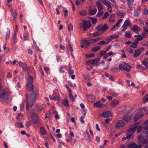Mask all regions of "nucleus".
Listing matches in <instances>:
<instances>
[{
	"mask_svg": "<svg viewBox=\"0 0 148 148\" xmlns=\"http://www.w3.org/2000/svg\"><path fill=\"white\" fill-rule=\"evenodd\" d=\"M17 126L19 128H22L24 126L21 123H18L17 124Z\"/></svg>",
	"mask_w": 148,
	"mask_h": 148,
	"instance_id": "64",
	"label": "nucleus"
},
{
	"mask_svg": "<svg viewBox=\"0 0 148 148\" xmlns=\"http://www.w3.org/2000/svg\"><path fill=\"white\" fill-rule=\"evenodd\" d=\"M63 103L64 106L66 107L68 106H69V101L68 100L66 99L63 101Z\"/></svg>",
	"mask_w": 148,
	"mask_h": 148,
	"instance_id": "39",
	"label": "nucleus"
},
{
	"mask_svg": "<svg viewBox=\"0 0 148 148\" xmlns=\"http://www.w3.org/2000/svg\"><path fill=\"white\" fill-rule=\"evenodd\" d=\"M137 127L138 129L137 130V132L138 133H139L140 132L142 131V127L141 126H137Z\"/></svg>",
	"mask_w": 148,
	"mask_h": 148,
	"instance_id": "56",
	"label": "nucleus"
},
{
	"mask_svg": "<svg viewBox=\"0 0 148 148\" xmlns=\"http://www.w3.org/2000/svg\"><path fill=\"white\" fill-rule=\"evenodd\" d=\"M16 33L17 32H16L15 31H14V34L12 36V39H13V41L14 43L16 42H15V39H16Z\"/></svg>",
	"mask_w": 148,
	"mask_h": 148,
	"instance_id": "54",
	"label": "nucleus"
},
{
	"mask_svg": "<svg viewBox=\"0 0 148 148\" xmlns=\"http://www.w3.org/2000/svg\"><path fill=\"white\" fill-rule=\"evenodd\" d=\"M109 15L108 13L106 12L105 13L104 16H103L102 18L103 19H105L107 18V17Z\"/></svg>",
	"mask_w": 148,
	"mask_h": 148,
	"instance_id": "57",
	"label": "nucleus"
},
{
	"mask_svg": "<svg viewBox=\"0 0 148 148\" xmlns=\"http://www.w3.org/2000/svg\"><path fill=\"white\" fill-rule=\"evenodd\" d=\"M134 2V0H127V3L128 5L130 6L132 5Z\"/></svg>",
	"mask_w": 148,
	"mask_h": 148,
	"instance_id": "38",
	"label": "nucleus"
},
{
	"mask_svg": "<svg viewBox=\"0 0 148 148\" xmlns=\"http://www.w3.org/2000/svg\"><path fill=\"white\" fill-rule=\"evenodd\" d=\"M143 36L139 35V36L135 40L136 42H139V41H140L142 40L143 39Z\"/></svg>",
	"mask_w": 148,
	"mask_h": 148,
	"instance_id": "44",
	"label": "nucleus"
},
{
	"mask_svg": "<svg viewBox=\"0 0 148 148\" xmlns=\"http://www.w3.org/2000/svg\"><path fill=\"white\" fill-rule=\"evenodd\" d=\"M99 60V59H97L96 60H91L88 61L86 63L87 69L88 70H90L92 69L93 65L98 64Z\"/></svg>",
	"mask_w": 148,
	"mask_h": 148,
	"instance_id": "3",
	"label": "nucleus"
},
{
	"mask_svg": "<svg viewBox=\"0 0 148 148\" xmlns=\"http://www.w3.org/2000/svg\"><path fill=\"white\" fill-rule=\"evenodd\" d=\"M148 101V94L146 95L143 99V101L144 103H146Z\"/></svg>",
	"mask_w": 148,
	"mask_h": 148,
	"instance_id": "51",
	"label": "nucleus"
},
{
	"mask_svg": "<svg viewBox=\"0 0 148 148\" xmlns=\"http://www.w3.org/2000/svg\"><path fill=\"white\" fill-rule=\"evenodd\" d=\"M90 19L91 20L93 24H95L97 23V20L96 18L93 17H90Z\"/></svg>",
	"mask_w": 148,
	"mask_h": 148,
	"instance_id": "42",
	"label": "nucleus"
},
{
	"mask_svg": "<svg viewBox=\"0 0 148 148\" xmlns=\"http://www.w3.org/2000/svg\"><path fill=\"white\" fill-rule=\"evenodd\" d=\"M94 55L92 54H87L86 55V57L87 58H92L94 57Z\"/></svg>",
	"mask_w": 148,
	"mask_h": 148,
	"instance_id": "61",
	"label": "nucleus"
},
{
	"mask_svg": "<svg viewBox=\"0 0 148 148\" xmlns=\"http://www.w3.org/2000/svg\"><path fill=\"white\" fill-rule=\"evenodd\" d=\"M103 39V38L102 37H99L93 39L94 42H96L99 41L100 40H102Z\"/></svg>",
	"mask_w": 148,
	"mask_h": 148,
	"instance_id": "45",
	"label": "nucleus"
},
{
	"mask_svg": "<svg viewBox=\"0 0 148 148\" xmlns=\"http://www.w3.org/2000/svg\"><path fill=\"white\" fill-rule=\"evenodd\" d=\"M108 43V42H106L105 41L103 40L99 42L98 43V45H99V46H102L106 45Z\"/></svg>",
	"mask_w": 148,
	"mask_h": 148,
	"instance_id": "27",
	"label": "nucleus"
},
{
	"mask_svg": "<svg viewBox=\"0 0 148 148\" xmlns=\"http://www.w3.org/2000/svg\"><path fill=\"white\" fill-rule=\"evenodd\" d=\"M32 93L31 94L29 97V106L30 107H32L37 97V94L34 92L32 91Z\"/></svg>",
	"mask_w": 148,
	"mask_h": 148,
	"instance_id": "4",
	"label": "nucleus"
},
{
	"mask_svg": "<svg viewBox=\"0 0 148 148\" xmlns=\"http://www.w3.org/2000/svg\"><path fill=\"white\" fill-rule=\"evenodd\" d=\"M103 12L102 10H99V12L97 14L96 16L97 17L101 16L103 14Z\"/></svg>",
	"mask_w": 148,
	"mask_h": 148,
	"instance_id": "37",
	"label": "nucleus"
},
{
	"mask_svg": "<svg viewBox=\"0 0 148 148\" xmlns=\"http://www.w3.org/2000/svg\"><path fill=\"white\" fill-rule=\"evenodd\" d=\"M131 30L133 31L134 32L138 34L139 33L140 29L136 25H134L131 28Z\"/></svg>",
	"mask_w": 148,
	"mask_h": 148,
	"instance_id": "11",
	"label": "nucleus"
},
{
	"mask_svg": "<svg viewBox=\"0 0 148 148\" xmlns=\"http://www.w3.org/2000/svg\"><path fill=\"white\" fill-rule=\"evenodd\" d=\"M138 139L141 143L146 144L148 143V136H143L140 135L138 137Z\"/></svg>",
	"mask_w": 148,
	"mask_h": 148,
	"instance_id": "6",
	"label": "nucleus"
},
{
	"mask_svg": "<svg viewBox=\"0 0 148 148\" xmlns=\"http://www.w3.org/2000/svg\"><path fill=\"white\" fill-rule=\"evenodd\" d=\"M129 146L130 148H141L142 145H138L135 143H132L129 145Z\"/></svg>",
	"mask_w": 148,
	"mask_h": 148,
	"instance_id": "13",
	"label": "nucleus"
},
{
	"mask_svg": "<svg viewBox=\"0 0 148 148\" xmlns=\"http://www.w3.org/2000/svg\"><path fill=\"white\" fill-rule=\"evenodd\" d=\"M20 67H22L23 70H25L27 69V64L25 63H23L21 61H17Z\"/></svg>",
	"mask_w": 148,
	"mask_h": 148,
	"instance_id": "15",
	"label": "nucleus"
},
{
	"mask_svg": "<svg viewBox=\"0 0 148 148\" xmlns=\"http://www.w3.org/2000/svg\"><path fill=\"white\" fill-rule=\"evenodd\" d=\"M67 49H69L71 52H73V50L72 47L70 43L68 44V45L67 47Z\"/></svg>",
	"mask_w": 148,
	"mask_h": 148,
	"instance_id": "52",
	"label": "nucleus"
},
{
	"mask_svg": "<svg viewBox=\"0 0 148 148\" xmlns=\"http://www.w3.org/2000/svg\"><path fill=\"white\" fill-rule=\"evenodd\" d=\"M79 14L81 15L84 16L86 15L87 12L84 10H81L79 11Z\"/></svg>",
	"mask_w": 148,
	"mask_h": 148,
	"instance_id": "33",
	"label": "nucleus"
},
{
	"mask_svg": "<svg viewBox=\"0 0 148 148\" xmlns=\"http://www.w3.org/2000/svg\"><path fill=\"white\" fill-rule=\"evenodd\" d=\"M46 105L45 104H42L40 106L38 109V110L39 111H41L43 110V109L45 108H46Z\"/></svg>",
	"mask_w": 148,
	"mask_h": 148,
	"instance_id": "35",
	"label": "nucleus"
},
{
	"mask_svg": "<svg viewBox=\"0 0 148 148\" xmlns=\"http://www.w3.org/2000/svg\"><path fill=\"white\" fill-rule=\"evenodd\" d=\"M125 125L124 123L121 120L118 121L115 124V127L117 128H121Z\"/></svg>",
	"mask_w": 148,
	"mask_h": 148,
	"instance_id": "8",
	"label": "nucleus"
},
{
	"mask_svg": "<svg viewBox=\"0 0 148 148\" xmlns=\"http://www.w3.org/2000/svg\"><path fill=\"white\" fill-rule=\"evenodd\" d=\"M10 94V92H8L6 95L5 94V93L4 92H3L1 95L0 97L1 99L7 100L8 99V96Z\"/></svg>",
	"mask_w": 148,
	"mask_h": 148,
	"instance_id": "9",
	"label": "nucleus"
},
{
	"mask_svg": "<svg viewBox=\"0 0 148 148\" xmlns=\"http://www.w3.org/2000/svg\"><path fill=\"white\" fill-rule=\"evenodd\" d=\"M141 53V50L139 49H136L135 50L134 53V57L136 58L139 56Z\"/></svg>",
	"mask_w": 148,
	"mask_h": 148,
	"instance_id": "22",
	"label": "nucleus"
},
{
	"mask_svg": "<svg viewBox=\"0 0 148 148\" xmlns=\"http://www.w3.org/2000/svg\"><path fill=\"white\" fill-rule=\"evenodd\" d=\"M83 77L84 79L86 81H89L90 79L88 75L86 74H84L83 75Z\"/></svg>",
	"mask_w": 148,
	"mask_h": 148,
	"instance_id": "49",
	"label": "nucleus"
},
{
	"mask_svg": "<svg viewBox=\"0 0 148 148\" xmlns=\"http://www.w3.org/2000/svg\"><path fill=\"white\" fill-rule=\"evenodd\" d=\"M31 122L30 121H26L25 123L26 126L27 127H29L31 125Z\"/></svg>",
	"mask_w": 148,
	"mask_h": 148,
	"instance_id": "62",
	"label": "nucleus"
},
{
	"mask_svg": "<svg viewBox=\"0 0 148 148\" xmlns=\"http://www.w3.org/2000/svg\"><path fill=\"white\" fill-rule=\"evenodd\" d=\"M68 73H69V75H70L69 77H70V76L73 75V73H74V71L73 70L70 69L68 71Z\"/></svg>",
	"mask_w": 148,
	"mask_h": 148,
	"instance_id": "60",
	"label": "nucleus"
},
{
	"mask_svg": "<svg viewBox=\"0 0 148 148\" xmlns=\"http://www.w3.org/2000/svg\"><path fill=\"white\" fill-rule=\"evenodd\" d=\"M102 3L105 5H107V8H112L113 6V5L110 1L106 0H104L102 1Z\"/></svg>",
	"mask_w": 148,
	"mask_h": 148,
	"instance_id": "16",
	"label": "nucleus"
},
{
	"mask_svg": "<svg viewBox=\"0 0 148 148\" xmlns=\"http://www.w3.org/2000/svg\"><path fill=\"white\" fill-rule=\"evenodd\" d=\"M94 106L95 107L102 108L104 106V105L101 103L100 101H98L94 103Z\"/></svg>",
	"mask_w": 148,
	"mask_h": 148,
	"instance_id": "19",
	"label": "nucleus"
},
{
	"mask_svg": "<svg viewBox=\"0 0 148 148\" xmlns=\"http://www.w3.org/2000/svg\"><path fill=\"white\" fill-rule=\"evenodd\" d=\"M97 10L95 8H90L89 10V13L91 15H95L96 12Z\"/></svg>",
	"mask_w": 148,
	"mask_h": 148,
	"instance_id": "18",
	"label": "nucleus"
},
{
	"mask_svg": "<svg viewBox=\"0 0 148 148\" xmlns=\"http://www.w3.org/2000/svg\"><path fill=\"white\" fill-rule=\"evenodd\" d=\"M25 97H26V98L27 100V102L26 103V109H27V110H29V102L28 101L29 95L27 93H26V94Z\"/></svg>",
	"mask_w": 148,
	"mask_h": 148,
	"instance_id": "30",
	"label": "nucleus"
},
{
	"mask_svg": "<svg viewBox=\"0 0 148 148\" xmlns=\"http://www.w3.org/2000/svg\"><path fill=\"white\" fill-rule=\"evenodd\" d=\"M114 55L115 53H114L112 52H110L106 53L104 56V57L105 58V57H109L111 55Z\"/></svg>",
	"mask_w": 148,
	"mask_h": 148,
	"instance_id": "43",
	"label": "nucleus"
},
{
	"mask_svg": "<svg viewBox=\"0 0 148 148\" xmlns=\"http://www.w3.org/2000/svg\"><path fill=\"white\" fill-rule=\"evenodd\" d=\"M125 37L127 38H130L131 37V32L130 31L126 32L125 34Z\"/></svg>",
	"mask_w": 148,
	"mask_h": 148,
	"instance_id": "32",
	"label": "nucleus"
},
{
	"mask_svg": "<svg viewBox=\"0 0 148 148\" xmlns=\"http://www.w3.org/2000/svg\"><path fill=\"white\" fill-rule=\"evenodd\" d=\"M69 97L71 101L74 102L75 101V98L73 96L72 93H69Z\"/></svg>",
	"mask_w": 148,
	"mask_h": 148,
	"instance_id": "41",
	"label": "nucleus"
},
{
	"mask_svg": "<svg viewBox=\"0 0 148 148\" xmlns=\"http://www.w3.org/2000/svg\"><path fill=\"white\" fill-rule=\"evenodd\" d=\"M68 30L70 31L71 30L73 29V25L71 23H70L69 25H68Z\"/></svg>",
	"mask_w": 148,
	"mask_h": 148,
	"instance_id": "48",
	"label": "nucleus"
},
{
	"mask_svg": "<svg viewBox=\"0 0 148 148\" xmlns=\"http://www.w3.org/2000/svg\"><path fill=\"white\" fill-rule=\"evenodd\" d=\"M132 116L128 115H125L122 118V119L124 121L128 122L132 118Z\"/></svg>",
	"mask_w": 148,
	"mask_h": 148,
	"instance_id": "21",
	"label": "nucleus"
},
{
	"mask_svg": "<svg viewBox=\"0 0 148 148\" xmlns=\"http://www.w3.org/2000/svg\"><path fill=\"white\" fill-rule=\"evenodd\" d=\"M32 121L34 124H37L39 121L38 117L32 119Z\"/></svg>",
	"mask_w": 148,
	"mask_h": 148,
	"instance_id": "46",
	"label": "nucleus"
},
{
	"mask_svg": "<svg viewBox=\"0 0 148 148\" xmlns=\"http://www.w3.org/2000/svg\"><path fill=\"white\" fill-rule=\"evenodd\" d=\"M140 13V12L137 11H136L134 12V15L135 16H137L139 15Z\"/></svg>",
	"mask_w": 148,
	"mask_h": 148,
	"instance_id": "63",
	"label": "nucleus"
},
{
	"mask_svg": "<svg viewBox=\"0 0 148 148\" xmlns=\"http://www.w3.org/2000/svg\"><path fill=\"white\" fill-rule=\"evenodd\" d=\"M97 5L99 10H101L103 8V5L99 2L97 3Z\"/></svg>",
	"mask_w": 148,
	"mask_h": 148,
	"instance_id": "29",
	"label": "nucleus"
},
{
	"mask_svg": "<svg viewBox=\"0 0 148 148\" xmlns=\"http://www.w3.org/2000/svg\"><path fill=\"white\" fill-rule=\"evenodd\" d=\"M33 77L31 75L27 78V84L25 86L27 92L34 91V86L33 85Z\"/></svg>",
	"mask_w": 148,
	"mask_h": 148,
	"instance_id": "1",
	"label": "nucleus"
},
{
	"mask_svg": "<svg viewBox=\"0 0 148 148\" xmlns=\"http://www.w3.org/2000/svg\"><path fill=\"white\" fill-rule=\"evenodd\" d=\"M102 34L101 33L97 32H95L94 33H93L92 34L91 36L92 37H95L96 36H99L102 35Z\"/></svg>",
	"mask_w": 148,
	"mask_h": 148,
	"instance_id": "31",
	"label": "nucleus"
},
{
	"mask_svg": "<svg viewBox=\"0 0 148 148\" xmlns=\"http://www.w3.org/2000/svg\"><path fill=\"white\" fill-rule=\"evenodd\" d=\"M130 23L131 22L130 20L129 19H127L125 21L124 24L127 26V27H128L130 25Z\"/></svg>",
	"mask_w": 148,
	"mask_h": 148,
	"instance_id": "36",
	"label": "nucleus"
},
{
	"mask_svg": "<svg viewBox=\"0 0 148 148\" xmlns=\"http://www.w3.org/2000/svg\"><path fill=\"white\" fill-rule=\"evenodd\" d=\"M109 28L108 25L107 24H100L97 26L95 29L99 31L105 32Z\"/></svg>",
	"mask_w": 148,
	"mask_h": 148,
	"instance_id": "5",
	"label": "nucleus"
},
{
	"mask_svg": "<svg viewBox=\"0 0 148 148\" xmlns=\"http://www.w3.org/2000/svg\"><path fill=\"white\" fill-rule=\"evenodd\" d=\"M40 131L41 134L43 135H45L47 134V132L43 127H40Z\"/></svg>",
	"mask_w": 148,
	"mask_h": 148,
	"instance_id": "28",
	"label": "nucleus"
},
{
	"mask_svg": "<svg viewBox=\"0 0 148 148\" xmlns=\"http://www.w3.org/2000/svg\"><path fill=\"white\" fill-rule=\"evenodd\" d=\"M119 103V101L118 100H113L110 104L112 107H114L118 105Z\"/></svg>",
	"mask_w": 148,
	"mask_h": 148,
	"instance_id": "12",
	"label": "nucleus"
},
{
	"mask_svg": "<svg viewBox=\"0 0 148 148\" xmlns=\"http://www.w3.org/2000/svg\"><path fill=\"white\" fill-rule=\"evenodd\" d=\"M139 123H136L133 125L131 127L128 129V131L131 132L132 134L133 133L135 130L137 129V127L136 125L138 124Z\"/></svg>",
	"mask_w": 148,
	"mask_h": 148,
	"instance_id": "10",
	"label": "nucleus"
},
{
	"mask_svg": "<svg viewBox=\"0 0 148 148\" xmlns=\"http://www.w3.org/2000/svg\"><path fill=\"white\" fill-rule=\"evenodd\" d=\"M53 112L55 114V118L56 120H57L60 118L59 116L58 115V113L56 110H53Z\"/></svg>",
	"mask_w": 148,
	"mask_h": 148,
	"instance_id": "40",
	"label": "nucleus"
},
{
	"mask_svg": "<svg viewBox=\"0 0 148 148\" xmlns=\"http://www.w3.org/2000/svg\"><path fill=\"white\" fill-rule=\"evenodd\" d=\"M122 22V20L121 19H119L117 22V23L116 24H115L113 26L112 28H111L110 30L111 31H112L114 29L117 28V27H119V25Z\"/></svg>",
	"mask_w": 148,
	"mask_h": 148,
	"instance_id": "20",
	"label": "nucleus"
},
{
	"mask_svg": "<svg viewBox=\"0 0 148 148\" xmlns=\"http://www.w3.org/2000/svg\"><path fill=\"white\" fill-rule=\"evenodd\" d=\"M143 116V115L139 113H137L135 114L134 117V122H136L138 120L141 119Z\"/></svg>",
	"mask_w": 148,
	"mask_h": 148,
	"instance_id": "14",
	"label": "nucleus"
},
{
	"mask_svg": "<svg viewBox=\"0 0 148 148\" xmlns=\"http://www.w3.org/2000/svg\"><path fill=\"white\" fill-rule=\"evenodd\" d=\"M32 119L38 117L37 114L34 112L32 113L31 115Z\"/></svg>",
	"mask_w": 148,
	"mask_h": 148,
	"instance_id": "50",
	"label": "nucleus"
},
{
	"mask_svg": "<svg viewBox=\"0 0 148 148\" xmlns=\"http://www.w3.org/2000/svg\"><path fill=\"white\" fill-rule=\"evenodd\" d=\"M100 48V47L99 46H96L92 49V51L93 52H96L99 50Z\"/></svg>",
	"mask_w": 148,
	"mask_h": 148,
	"instance_id": "34",
	"label": "nucleus"
},
{
	"mask_svg": "<svg viewBox=\"0 0 148 148\" xmlns=\"http://www.w3.org/2000/svg\"><path fill=\"white\" fill-rule=\"evenodd\" d=\"M143 63L146 66V68L148 69V62L145 60H143Z\"/></svg>",
	"mask_w": 148,
	"mask_h": 148,
	"instance_id": "53",
	"label": "nucleus"
},
{
	"mask_svg": "<svg viewBox=\"0 0 148 148\" xmlns=\"http://www.w3.org/2000/svg\"><path fill=\"white\" fill-rule=\"evenodd\" d=\"M119 68L121 71L130 72L132 69V67L128 63L125 62H122L119 64Z\"/></svg>",
	"mask_w": 148,
	"mask_h": 148,
	"instance_id": "2",
	"label": "nucleus"
},
{
	"mask_svg": "<svg viewBox=\"0 0 148 148\" xmlns=\"http://www.w3.org/2000/svg\"><path fill=\"white\" fill-rule=\"evenodd\" d=\"M102 115L103 117L106 118L112 116L111 112L109 111H106L103 112Z\"/></svg>",
	"mask_w": 148,
	"mask_h": 148,
	"instance_id": "17",
	"label": "nucleus"
},
{
	"mask_svg": "<svg viewBox=\"0 0 148 148\" xmlns=\"http://www.w3.org/2000/svg\"><path fill=\"white\" fill-rule=\"evenodd\" d=\"M89 101L90 102H93L95 100V96L92 95H91L88 97Z\"/></svg>",
	"mask_w": 148,
	"mask_h": 148,
	"instance_id": "26",
	"label": "nucleus"
},
{
	"mask_svg": "<svg viewBox=\"0 0 148 148\" xmlns=\"http://www.w3.org/2000/svg\"><path fill=\"white\" fill-rule=\"evenodd\" d=\"M10 32V29H9L6 33L5 38L7 40L9 38Z\"/></svg>",
	"mask_w": 148,
	"mask_h": 148,
	"instance_id": "47",
	"label": "nucleus"
},
{
	"mask_svg": "<svg viewBox=\"0 0 148 148\" xmlns=\"http://www.w3.org/2000/svg\"><path fill=\"white\" fill-rule=\"evenodd\" d=\"M110 38H111L112 40L115 38H117L119 37V36L116 35H113L110 36Z\"/></svg>",
	"mask_w": 148,
	"mask_h": 148,
	"instance_id": "59",
	"label": "nucleus"
},
{
	"mask_svg": "<svg viewBox=\"0 0 148 148\" xmlns=\"http://www.w3.org/2000/svg\"><path fill=\"white\" fill-rule=\"evenodd\" d=\"M118 68L114 67L112 68L111 69V71L114 72H115L118 71Z\"/></svg>",
	"mask_w": 148,
	"mask_h": 148,
	"instance_id": "55",
	"label": "nucleus"
},
{
	"mask_svg": "<svg viewBox=\"0 0 148 148\" xmlns=\"http://www.w3.org/2000/svg\"><path fill=\"white\" fill-rule=\"evenodd\" d=\"M115 16L114 14H112L110 16L109 19V22L110 23H112L115 21L114 18Z\"/></svg>",
	"mask_w": 148,
	"mask_h": 148,
	"instance_id": "25",
	"label": "nucleus"
},
{
	"mask_svg": "<svg viewBox=\"0 0 148 148\" xmlns=\"http://www.w3.org/2000/svg\"><path fill=\"white\" fill-rule=\"evenodd\" d=\"M24 102H23L20 105V108H21L20 110L21 111H22L23 110V109L24 107Z\"/></svg>",
	"mask_w": 148,
	"mask_h": 148,
	"instance_id": "58",
	"label": "nucleus"
},
{
	"mask_svg": "<svg viewBox=\"0 0 148 148\" xmlns=\"http://www.w3.org/2000/svg\"><path fill=\"white\" fill-rule=\"evenodd\" d=\"M82 43L84 45L85 48L88 47L90 44L89 41L86 40H82Z\"/></svg>",
	"mask_w": 148,
	"mask_h": 148,
	"instance_id": "23",
	"label": "nucleus"
},
{
	"mask_svg": "<svg viewBox=\"0 0 148 148\" xmlns=\"http://www.w3.org/2000/svg\"><path fill=\"white\" fill-rule=\"evenodd\" d=\"M82 22L83 23L82 25L84 30H86L88 28H89L91 27V24L89 21H83Z\"/></svg>",
	"mask_w": 148,
	"mask_h": 148,
	"instance_id": "7",
	"label": "nucleus"
},
{
	"mask_svg": "<svg viewBox=\"0 0 148 148\" xmlns=\"http://www.w3.org/2000/svg\"><path fill=\"white\" fill-rule=\"evenodd\" d=\"M138 43L139 42H136L135 40V42H132V43H131L130 46L132 48H137L138 47L137 45Z\"/></svg>",
	"mask_w": 148,
	"mask_h": 148,
	"instance_id": "24",
	"label": "nucleus"
}]
</instances>
